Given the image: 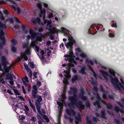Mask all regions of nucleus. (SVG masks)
<instances>
[{
    "label": "nucleus",
    "instance_id": "f257e3e1",
    "mask_svg": "<svg viewBox=\"0 0 124 124\" xmlns=\"http://www.w3.org/2000/svg\"><path fill=\"white\" fill-rule=\"evenodd\" d=\"M100 73L102 75L104 79L107 81H108V78H110V82L114 87L116 89L119 90L123 89L124 90V78L123 77L120 78V80L122 83L119 82L118 78L115 76L116 73L112 70L109 69V71L111 76H109L108 73L102 70H100Z\"/></svg>",
    "mask_w": 124,
    "mask_h": 124
},
{
    "label": "nucleus",
    "instance_id": "f03ea898",
    "mask_svg": "<svg viewBox=\"0 0 124 124\" xmlns=\"http://www.w3.org/2000/svg\"><path fill=\"white\" fill-rule=\"evenodd\" d=\"M77 90L75 88H71L69 92V93L70 94H73V96H71L69 97V99L70 101V105H69V106L70 107V110L68 109H67L66 112L67 114L70 115H73L75 116V113L72 108L74 109V106L76 105L77 107L80 109H84L85 106L83 104V102L80 101H78L77 96L76 92Z\"/></svg>",
    "mask_w": 124,
    "mask_h": 124
},
{
    "label": "nucleus",
    "instance_id": "7ed1b4c3",
    "mask_svg": "<svg viewBox=\"0 0 124 124\" xmlns=\"http://www.w3.org/2000/svg\"><path fill=\"white\" fill-rule=\"evenodd\" d=\"M64 57L66 58L64 59L65 60H68L69 62V63L67 64L69 67L68 70L64 71V72L66 74L64 75L66 78L64 79L63 82L64 84H67L68 83V79L71 77V76L69 74L70 70V67H74V65L73 63L76 65H77V63L74 59L75 57L73 55V53L72 51H70L69 54H65L64 55Z\"/></svg>",
    "mask_w": 124,
    "mask_h": 124
},
{
    "label": "nucleus",
    "instance_id": "20e7f679",
    "mask_svg": "<svg viewBox=\"0 0 124 124\" xmlns=\"http://www.w3.org/2000/svg\"><path fill=\"white\" fill-rule=\"evenodd\" d=\"M37 6L39 8L40 12L39 13V16L41 17L43 16L44 23L45 24H47V28L50 32V33H47L46 34V35H49L50 33L54 34L55 32H58V30H57L55 27L52 28V26L50 25L51 22V21H47V20L45 19L46 11L44 9H42L41 3L40 2L38 3L37 4Z\"/></svg>",
    "mask_w": 124,
    "mask_h": 124
},
{
    "label": "nucleus",
    "instance_id": "39448f33",
    "mask_svg": "<svg viewBox=\"0 0 124 124\" xmlns=\"http://www.w3.org/2000/svg\"><path fill=\"white\" fill-rule=\"evenodd\" d=\"M61 29L62 32L64 33V35L68 38L69 42L65 43V46L70 51H72L73 45L74 43H76L75 40L71 36L70 31L64 27H61Z\"/></svg>",
    "mask_w": 124,
    "mask_h": 124
},
{
    "label": "nucleus",
    "instance_id": "423d86ee",
    "mask_svg": "<svg viewBox=\"0 0 124 124\" xmlns=\"http://www.w3.org/2000/svg\"><path fill=\"white\" fill-rule=\"evenodd\" d=\"M29 33L31 35L32 38V41L30 47H33L35 51L38 52L39 51V48L36 45V42L38 40L40 41H41L42 40V38L44 37V36L40 33L38 37H37L36 34L33 32L32 30L31 29L30 30Z\"/></svg>",
    "mask_w": 124,
    "mask_h": 124
},
{
    "label": "nucleus",
    "instance_id": "0eeeda50",
    "mask_svg": "<svg viewBox=\"0 0 124 124\" xmlns=\"http://www.w3.org/2000/svg\"><path fill=\"white\" fill-rule=\"evenodd\" d=\"M66 86H65L63 93L62 94L61 96L63 98V100H62V103L57 101V105H59V113L58 115V124H60V117L61 116V112L62 110L63 105H66V104L64 101V100L66 98L65 96V90Z\"/></svg>",
    "mask_w": 124,
    "mask_h": 124
},
{
    "label": "nucleus",
    "instance_id": "6e6552de",
    "mask_svg": "<svg viewBox=\"0 0 124 124\" xmlns=\"http://www.w3.org/2000/svg\"><path fill=\"white\" fill-rule=\"evenodd\" d=\"M80 56L82 57L83 58H86V60L85 61V63L87 64V65L89 68L90 69V70L92 71L93 73V74L95 78H96V76L94 72V70L92 68L91 66L89 65V64H90L92 65L94 64V63L92 61L89 59L88 58H87V54L83 52H82Z\"/></svg>",
    "mask_w": 124,
    "mask_h": 124
},
{
    "label": "nucleus",
    "instance_id": "1a4fd4ad",
    "mask_svg": "<svg viewBox=\"0 0 124 124\" xmlns=\"http://www.w3.org/2000/svg\"><path fill=\"white\" fill-rule=\"evenodd\" d=\"M7 27V25L5 24L2 23L0 21V39L1 42L0 41V46L2 47V46L4 45L5 43L4 38L3 35L4 33L2 31V30L5 29Z\"/></svg>",
    "mask_w": 124,
    "mask_h": 124
},
{
    "label": "nucleus",
    "instance_id": "9d476101",
    "mask_svg": "<svg viewBox=\"0 0 124 124\" xmlns=\"http://www.w3.org/2000/svg\"><path fill=\"white\" fill-rule=\"evenodd\" d=\"M1 62L3 65V69L6 72H9V70L11 68V66H9L8 67L6 66V64L7 63V62L6 60V58L4 56H2Z\"/></svg>",
    "mask_w": 124,
    "mask_h": 124
},
{
    "label": "nucleus",
    "instance_id": "9b49d317",
    "mask_svg": "<svg viewBox=\"0 0 124 124\" xmlns=\"http://www.w3.org/2000/svg\"><path fill=\"white\" fill-rule=\"evenodd\" d=\"M13 78L16 79V77L14 75L9 73H8L6 76V79L8 80L9 83L11 85H13L14 84V81L13 80Z\"/></svg>",
    "mask_w": 124,
    "mask_h": 124
},
{
    "label": "nucleus",
    "instance_id": "f8f14e48",
    "mask_svg": "<svg viewBox=\"0 0 124 124\" xmlns=\"http://www.w3.org/2000/svg\"><path fill=\"white\" fill-rule=\"evenodd\" d=\"M21 57L19 59V61H21V59L22 58H23L24 60L27 61L28 60V57L26 56V55L29 54L30 55L31 54V53L30 49H27L25 53H21Z\"/></svg>",
    "mask_w": 124,
    "mask_h": 124
},
{
    "label": "nucleus",
    "instance_id": "ddd939ff",
    "mask_svg": "<svg viewBox=\"0 0 124 124\" xmlns=\"http://www.w3.org/2000/svg\"><path fill=\"white\" fill-rule=\"evenodd\" d=\"M94 94L95 95L97 99L99 100L98 101H96V102H94V106H95L96 107H97L98 108H101V106L99 104V101L100 100H101L102 103L104 104H106V103L104 101L101 100L100 97L99 96L98 94L97 93L96 94L94 93Z\"/></svg>",
    "mask_w": 124,
    "mask_h": 124
},
{
    "label": "nucleus",
    "instance_id": "4468645a",
    "mask_svg": "<svg viewBox=\"0 0 124 124\" xmlns=\"http://www.w3.org/2000/svg\"><path fill=\"white\" fill-rule=\"evenodd\" d=\"M31 20L33 23V24L35 26L38 25L41 23L40 19L38 17H37V18H33L31 19Z\"/></svg>",
    "mask_w": 124,
    "mask_h": 124
},
{
    "label": "nucleus",
    "instance_id": "2eb2a0df",
    "mask_svg": "<svg viewBox=\"0 0 124 124\" xmlns=\"http://www.w3.org/2000/svg\"><path fill=\"white\" fill-rule=\"evenodd\" d=\"M97 84V82H94L93 81L91 82V84L89 85L93 88V90L96 91V92L98 90V89L96 87V84Z\"/></svg>",
    "mask_w": 124,
    "mask_h": 124
},
{
    "label": "nucleus",
    "instance_id": "dca6fc26",
    "mask_svg": "<svg viewBox=\"0 0 124 124\" xmlns=\"http://www.w3.org/2000/svg\"><path fill=\"white\" fill-rule=\"evenodd\" d=\"M44 52L43 50H41L40 52L38 53V54L42 60L44 59Z\"/></svg>",
    "mask_w": 124,
    "mask_h": 124
},
{
    "label": "nucleus",
    "instance_id": "f3484780",
    "mask_svg": "<svg viewBox=\"0 0 124 124\" xmlns=\"http://www.w3.org/2000/svg\"><path fill=\"white\" fill-rule=\"evenodd\" d=\"M19 118H20L19 121L21 124H27L23 120L25 119L24 116H19Z\"/></svg>",
    "mask_w": 124,
    "mask_h": 124
},
{
    "label": "nucleus",
    "instance_id": "a211bd4d",
    "mask_svg": "<svg viewBox=\"0 0 124 124\" xmlns=\"http://www.w3.org/2000/svg\"><path fill=\"white\" fill-rule=\"evenodd\" d=\"M22 80L23 83L27 85V83L28 82V78L27 76H25L24 78H23Z\"/></svg>",
    "mask_w": 124,
    "mask_h": 124
},
{
    "label": "nucleus",
    "instance_id": "6ab92c4d",
    "mask_svg": "<svg viewBox=\"0 0 124 124\" xmlns=\"http://www.w3.org/2000/svg\"><path fill=\"white\" fill-rule=\"evenodd\" d=\"M82 51L79 48L76 49V54L77 55H80Z\"/></svg>",
    "mask_w": 124,
    "mask_h": 124
},
{
    "label": "nucleus",
    "instance_id": "aec40b11",
    "mask_svg": "<svg viewBox=\"0 0 124 124\" xmlns=\"http://www.w3.org/2000/svg\"><path fill=\"white\" fill-rule=\"evenodd\" d=\"M21 105V104L18 103L16 105V107H17V108L15 109V112H16V113L18 114L19 112V111L20 109L19 107Z\"/></svg>",
    "mask_w": 124,
    "mask_h": 124
},
{
    "label": "nucleus",
    "instance_id": "412c9836",
    "mask_svg": "<svg viewBox=\"0 0 124 124\" xmlns=\"http://www.w3.org/2000/svg\"><path fill=\"white\" fill-rule=\"evenodd\" d=\"M7 1H9L11 3H12L14 5H12L11 6V7L14 10H16V8L15 7V6H17V4L16 3L14 2L12 0H7Z\"/></svg>",
    "mask_w": 124,
    "mask_h": 124
},
{
    "label": "nucleus",
    "instance_id": "4be33fe9",
    "mask_svg": "<svg viewBox=\"0 0 124 124\" xmlns=\"http://www.w3.org/2000/svg\"><path fill=\"white\" fill-rule=\"evenodd\" d=\"M85 68L84 67H82L81 69L78 70V72L80 73L83 74H85Z\"/></svg>",
    "mask_w": 124,
    "mask_h": 124
},
{
    "label": "nucleus",
    "instance_id": "5701e85b",
    "mask_svg": "<svg viewBox=\"0 0 124 124\" xmlns=\"http://www.w3.org/2000/svg\"><path fill=\"white\" fill-rule=\"evenodd\" d=\"M37 91L33 90L32 91V95L33 97L35 98L37 97Z\"/></svg>",
    "mask_w": 124,
    "mask_h": 124
},
{
    "label": "nucleus",
    "instance_id": "b1692460",
    "mask_svg": "<svg viewBox=\"0 0 124 124\" xmlns=\"http://www.w3.org/2000/svg\"><path fill=\"white\" fill-rule=\"evenodd\" d=\"M78 76L76 75L74 76L72 79V81L73 83H74L75 81L77 80Z\"/></svg>",
    "mask_w": 124,
    "mask_h": 124
},
{
    "label": "nucleus",
    "instance_id": "393cba45",
    "mask_svg": "<svg viewBox=\"0 0 124 124\" xmlns=\"http://www.w3.org/2000/svg\"><path fill=\"white\" fill-rule=\"evenodd\" d=\"M42 100V97L40 96H39L38 97L36 101V102H40Z\"/></svg>",
    "mask_w": 124,
    "mask_h": 124
},
{
    "label": "nucleus",
    "instance_id": "a878e982",
    "mask_svg": "<svg viewBox=\"0 0 124 124\" xmlns=\"http://www.w3.org/2000/svg\"><path fill=\"white\" fill-rule=\"evenodd\" d=\"M24 64L25 68L27 70V71L28 72H30L31 71V70L28 68V66L27 64L25 63H24Z\"/></svg>",
    "mask_w": 124,
    "mask_h": 124
},
{
    "label": "nucleus",
    "instance_id": "bb28decb",
    "mask_svg": "<svg viewBox=\"0 0 124 124\" xmlns=\"http://www.w3.org/2000/svg\"><path fill=\"white\" fill-rule=\"evenodd\" d=\"M76 118L75 123L76 124H79V122L80 121V117L77 118L76 116H75Z\"/></svg>",
    "mask_w": 124,
    "mask_h": 124
},
{
    "label": "nucleus",
    "instance_id": "cd10ccee",
    "mask_svg": "<svg viewBox=\"0 0 124 124\" xmlns=\"http://www.w3.org/2000/svg\"><path fill=\"white\" fill-rule=\"evenodd\" d=\"M36 103L37 108H40L41 105L40 102H36Z\"/></svg>",
    "mask_w": 124,
    "mask_h": 124
},
{
    "label": "nucleus",
    "instance_id": "c85d7f7f",
    "mask_svg": "<svg viewBox=\"0 0 124 124\" xmlns=\"http://www.w3.org/2000/svg\"><path fill=\"white\" fill-rule=\"evenodd\" d=\"M22 30L24 33L26 34H27L28 33V31L25 30V27L24 26L22 25Z\"/></svg>",
    "mask_w": 124,
    "mask_h": 124
},
{
    "label": "nucleus",
    "instance_id": "c756f323",
    "mask_svg": "<svg viewBox=\"0 0 124 124\" xmlns=\"http://www.w3.org/2000/svg\"><path fill=\"white\" fill-rule=\"evenodd\" d=\"M29 104L30 106L33 109L34 111L35 112L36 110L35 109V106L32 104L31 102L30 101H29Z\"/></svg>",
    "mask_w": 124,
    "mask_h": 124
},
{
    "label": "nucleus",
    "instance_id": "7c9ffc66",
    "mask_svg": "<svg viewBox=\"0 0 124 124\" xmlns=\"http://www.w3.org/2000/svg\"><path fill=\"white\" fill-rule=\"evenodd\" d=\"M101 116L103 118H105V111L104 110H103L101 111Z\"/></svg>",
    "mask_w": 124,
    "mask_h": 124
},
{
    "label": "nucleus",
    "instance_id": "2f4dec72",
    "mask_svg": "<svg viewBox=\"0 0 124 124\" xmlns=\"http://www.w3.org/2000/svg\"><path fill=\"white\" fill-rule=\"evenodd\" d=\"M112 25L115 26H112L113 27H115V26H116V27H117V26L116 25V22L115 21H112Z\"/></svg>",
    "mask_w": 124,
    "mask_h": 124
},
{
    "label": "nucleus",
    "instance_id": "473e14b6",
    "mask_svg": "<svg viewBox=\"0 0 124 124\" xmlns=\"http://www.w3.org/2000/svg\"><path fill=\"white\" fill-rule=\"evenodd\" d=\"M48 17L49 18H51L53 16V14L52 13H48Z\"/></svg>",
    "mask_w": 124,
    "mask_h": 124
},
{
    "label": "nucleus",
    "instance_id": "72a5a7b5",
    "mask_svg": "<svg viewBox=\"0 0 124 124\" xmlns=\"http://www.w3.org/2000/svg\"><path fill=\"white\" fill-rule=\"evenodd\" d=\"M30 66L32 68H33L35 66L34 63L33 62H31L30 63Z\"/></svg>",
    "mask_w": 124,
    "mask_h": 124
},
{
    "label": "nucleus",
    "instance_id": "f704fd0d",
    "mask_svg": "<svg viewBox=\"0 0 124 124\" xmlns=\"http://www.w3.org/2000/svg\"><path fill=\"white\" fill-rule=\"evenodd\" d=\"M7 21H9L11 23H13V20L12 18H8L7 19Z\"/></svg>",
    "mask_w": 124,
    "mask_h": 124
},
{
    "label": "nucleus",
    "instance_id": "c9c22d12",
    "mask_svg": "<svg viewBox=\"0 0 124 124\" xmlns=\"http://www.w3.org/2000/svg\"><path fill=\"white\" fill-rule=\"evenodd\" d=\"M12 44V45H16L17 43V41L15 39H13L11 41Z\"/></svg>",
    "mask_w": 124,
    "mask_h": 124
},
{
    "label": "nucleus",
    "instance_id": "e433bc0d",
    "mask_svg": "<svg viewBox=\"0 0 124 124\" xmlns=\"http://www.w3.org/2000/svg\"><path fill=\"white\" fill-rule=\"evenodd\" d=\"M14 93L16 95H19L20 94V93L18 92V91L16 89H14Z\"/></svg>",
    "mask_w": 124,
    "mask_h": 124
},
{
    "label": "nucleus",
    "instance_id": "4c0bfd02",
    "mask_svg": "<svg viewBox=\"0 0 124 124\" xmlns=\"http://www.w3.org/2000/svg\"><path fill=\"white\" fill-rule=\"evenodd\" d=\"M11 49L12 51L13 52H15L16 51V48L14 46H13L11 47Z\"/></svg>",
    "mask_w": 124,
    "mask_h": 124
},
{
    "label": "nucleus",
    "instance_id": "58836bf2",
    "mask_svg": "<svg viewBox=\"0 0 124 124\" xmlns=\"http://www.w3.org/2000/svg\"><path fill=\"white\" fill-rule=\"evenodd\" d=\"M81 98L83 100H85L86 99V96H84V95L83 94L81 96Z\"/></svg>",
    "mask_w": 124,
    "mask_h": 124
},
{
    "label": "nucleus",
    "instance_id": "ea45409f",
    "mask_svg": "<svg viewBox=\"0 0 124 124\" xmlns=\"http://www.w3.org/2000/svg\"><path fill=\"white\" fill-rule=\"evenodd\" d=\"M112 106L111 105L109 104L107 105V108L108 109H110L111 108Z\"/></svg>",
    "mask_w": 124,
    "mask_h": 124
},
{
    "label": "nucleus",
    "instance_id": "a19ab883",
    "mask_svg": "<svg viewBox=\"0 0 124 124\" xmlns=\"http://www.w3.org/2000/svg\"><path fill=\"white\" fill-rule=\"evenodd\" d=\"M28 46V44L27 43H24L23 45V47L24 48L27 47Z\"/></svg>",
    "mask_w": 124,
    "mask_h": 124
},
{
    "label": "nucleus",
    "instance_id": "79ce46f5",
    "mask_svg": "<svg viewBox=\"0 0 124 124\" xmlns=\"http://www.w3.org/2000/svg\"><path fill=\"white\" fill-rule=\"evenodd\" d=\"M100 68L104 70H106V69L107 68L106 67L101 65L100 64Z\"/></svg>",
    "mask_w": 124,
    "mask_h": 124
},
{
    "label": "nucleus",
    "instance_id": "37998d69",
    "mask_svg": "<svg viewBox=\"0 0 124 124\" xmlns=\"http://www.w3.org/2000/svg\"><path fill=\"white\" fill-rule=\"evenodd\" d=\"M33 87L34 90L37 91V86L36 85H33Z\"/></svg>",
    "mask_w": 124,
    "mask_h": 124
},
{
    "label": "nucleus",
    "instance_id": "c03bdc74",
    "mask_svg": "<svg viewBox=\"0 0 124 124\" xmlns=\"http://www.w3.org/2000/svg\"><path fill=\"white\" fill-rule=\"evenodd\" d=\"M109 36L110 37H113L114 36V34L112 33H110L109 34Z\"/></svg>",
    "mask_w": 124,
    "mask_h": 124
},
{
    "label": "nucleus",
    "instance_id": "a18cd8bd",
    "mask_svg": "<svg viewBox=\"0 0 124 124\" xmlns=\"http://www.w3.org/2000/svg\"><path fill=\"white\" fill-rule=\"evenodd\" d=\"M44 117L45 119L46 120L47 122L48 123L49 122V120L48 119L47 117L45 115H44Z\"/></svg>",
    "mask_w": 124,
    "mask_h": 124
},
{
    "label": "nucleus",
    "instance_id": "49530a36",
    "mask_svg": "<svg viewBox=\"0 0 124 124\" xmlns=\"http://www.w3.org/2000/svg\"><path fill=\"white\" fill-rule=\"evenodd\" d=\"M37 84L38 87H39L41 84V83L40 82L38 81L37 82Z\"/></svg>",
    "mask_w": 124,
    "mask_h": 124
},
{
    "label": "nucleus",
    "instance_id": "de8ad7c7",
    "mask_svg": "<svg viewBox=\"0 0 124 124\" xmlns=\"http://www.w3.org/2000/svg\"><path fill=\"white\" fill-rule=\"evenodd\" d=\"M22 88L23 90V93L24 94H25L26 93V91L24 89V88L23 86H22Z\"/></svg>",
    "mask_w": 124,
    "mask_h": 124
},
{
    "label": "nucleus",
    "instance_id": "09e8293b",
    "mask_svg": "<svg viewBox=\"0 0 124 124\" xmlns=\"http://www.w3.org/2000/svg\"><path fill=\"white\" fill-rule=\"evenodd\" d=\"M14 27V28L16 29H17L19 28V26L17 24L15 25Z\"/></svg>",
    "mask_w": 124,
    "mask_h": 124
},
{
    "label": "nucleus",
    "instance_id": "8fccbe9b",
    "mask_svg": "<svg viewBox=\"0 0 124 124\" xmlns=\"http://www.w3.org/2000/svg\"><path fill=\"white\" fill-rule=\"evenodd\" d=\"M24 107L26 111H28L29 110V109L27 106L25 105L24 106Z\"/></svg>",
    "mask_w": 124,
    "mask_h": 124
},
{
    "label": "nucleus",
    "instance_id": "3c124183",
    "mask_svg": "<svg viewBox=\"0 0 124 124\" xmlns=\"http://www.w3.org/2000/svg\"><path fill=\"white\" fill-rule=\"evenodd\" d=\"M100 87L101 88V91L103 92L104 91V88L103 87V86L102 85H101L100 86Z\"/></svg>",
    "mask_w": 124,
    "mask_h": 124
},
{
    "label": "nucleus",
    "instance_id": "603ef678",
    "mask_svg": "<svg viewBox=\"0 0 124 124\" xmlns=\"http://www.w3.org/2000/svg\"><path fill=\"white\" fill-rule=\"evenodd\" d=\"M31 120L33 121L34 122H35V121H36V118L35 117H32Z\"/></svg>",
    "mask_w": 124,
    "mask_h": 124
},
{
    "label": "nucleus",
    "instance_id": "864d4df0",
    "mask_svg": "<svg viewBox=\"0 0 124 124\" xmlns=\"http://www.w3.org/2000/svg\"><path fill=\"white\" fill-rule=\"evenodd\" d=\"M43 29L42 28V27H40L39 29V31L40 32H41L43 31Z\"/></svg>",
    "mask_w": 124,
    "mask_h": 124
},
{
    "label": "nucleus",
    "instance_id": "5fc2aeb1",
    "mask_svg": "<svg viewBox=\"0 0 124 124\" xmlns=\"http://www.w3.org/2000/svg\"><path fill=\"white\" fill-rule=\"evenodd\" d=\"M37 110L39 114L41 115H42V113L40 110V108H37Z\"/></svg>",
    "mask_w": 124,
    "mask_h": 124
},
{
    "label": "nucleus",
    "instance_id": "6e6d98bb",
    "mask_svg": "<svg viewBox=\"0 0 124 124\" xmlns=\"http://www.w3.org/2000/svg\"><path fill=\"white\" fill-rule=\"evenodd\" d=\"M54 36L53 35L51 34L50 35V38L51 39L53 40L54 39Z\"/></svg>",
    "mask_w": 124,
    "mask_h": 124
},
{
    "label": "nucleus",
    "instance_id": "4d7b16f0",
    "mask_svg": "<svg viewBox=\"0 0 124 124\" xmlns=\"http://www.w3.org/2000/svg\"><path fill=\"white\" fill-rule=\"evenodd\" d=\"M37 72H35L33 73V76L35 77L36 78H37Z\"/></svg>",
    "mask_w": 124,
    "mask_h": 124
},
{
    "label": "nucleus",
    "instance_id": "13d9d810",
    "mask_svg": "<svg viewBox=\"0 0 124 124\" xmlns=\"http://www.w3.org/2000/svg\"><path fill=\"white\" fill-rule=\"evenodd\" d=\"M14 18L15 19L16 21L18 22L21 23V22H20L18 20V19L17 18H16V17H14Z\"/></svg>",
    "mask_w": 124,
    "mask_h": 124
},
{
    "label": "nucleus",
    "instance_id": "bf43d9fd",
    "mask_svg": "<svg viewBox=\"0 0 124 124\" xmlns=\"http://www.w3.org/2000/svg\"><path fill=\"white\" fill-rule=\"evenodd\" d=\"M51 44V42L50 41H48L47 42V44L48 46H49Z\"/></svg>",
    "mask_w": 124,
    "mask_h": 124
},
{
    "label": "nucleus",
    "instance_id": "052dcab7",
    "mask_svg": "<svg viewBox=\"0 0 124 124\" xmlns=\"http://www.w3.org/2000/svg\"><path fill=\"white\" fill-rule=\"evenodd\" d=\"M7 92L8 93H9L10 94H12V93L11 91L9 90L8 89L7 90Z\"/></svg>",
    "mask_w": 124,
    "mask_h": 124
},
{
    "label": "nucleus",
    "instance_id": "680f3d73",
    "mask_svg": "<svg viewBox=\"0 0 124 124\" xmlns=\"http://www.w3.org/2000/svg\"><path fill=\"white\" fill-rule=\"evenodd\" d=\"M19 98L21 100L24 101V99L22 96H19Z\"/></svg>",
    "mask_w": 124,
    "mask_h": 124
},
{
    "label": "nucleus",
    "instance_id": "e2e57ef3",
    "mask_svg": "<svg viewBox=\"0 0 124 124\" xmlns=\"http://www.w3.org/2000/svg\"><path fill=\"white\" fill-rule=\"evenodd\" d=\"M44 7L45 8H47L48 7V5L47 4L45 3H43Z\"/></svg>",
    "mask_w": 124,
    "mask_h": 124
},
{
    "label": "nucleus",
    "instance_id": "0e129e2a",
    "mask_svg": "<svg viewBox=\"0 0 124 124\" xmlns=\"http://www.w3.org/2000/svg\"><path fill=\"white\" fill-rule=\"evenodd\" d=\"M102 97L103 99H105L106 98V95L104 94H103L102 95Z\"/></svg>",
    "mask_w": 124,
    "mask_h": 124
},
{
    "label": "nucleus",
    "instance_id": "69168bd1",
    "mask_svg": "<svg viewBox=\"0 0 124 124\" xmlns=\"http://www.w3.org/2000/svg\"><path fill=\"white\" fill-rule=\"evenodd\" d=\"M72 71L74 73H76L77 72L76 70L75 69H72Z\"/></svg>",
    "mask_w": 124,
    "mask_h": 124
},
{
    "label": "nucleus",
    "instance_id": "338daca9",
    "mask_svg": "<svg viewBox=\"0 0 124 124\" xmlns=\"http://www.w3.org/2000/svg\"><path fill=\"white\" fill-rule=\"evenodd\" d=\"M93 120L94 121H97L98 120V119H97L96 118L94 117L93 118Z\"/></svg>",
    "mask_w": 124,
    "mask_h": 124
},
{
    "label": "nucleus",
    "instance_id": "774afa93",
    "mask_svg": "<svg viewBox=\"0 0 124 124\" xmlns=\"http://www.w3.org/2000/svg\"><path fill=\"white\" fill-rule=\"evenodd\" d=\"M3 12L6 15L8 14V12L7 10H4Z\"/></svg>",
    "mask_w": 124,
    "mask_h": 124
}]
</instances>
